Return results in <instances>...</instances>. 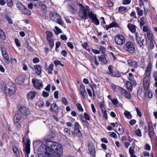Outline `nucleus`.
Here are the masks:
<instances>
[{"label": "nucleus", "mask_w": 157, "mask_h": 157, "mask_svg": "<svg viewBox=\"0 0 157 157\" xmlns=\"http://www.w3.org/2000/svg\"><path fill=\"white\" fill-rule=\"evenodd\" d=\"M108 69L110 72L107 73L112 76L117 77H120L121 76V75L120 74L118 73H117L116 72L113 71L112 66L111 65H110L109 66Z\"/></svg>", "instance_id": "9b49d317"}, {"label": "nucleus", "mask_w": 157, "mask_h": 157, "mask_svg": "<svg viewBox=\"0 0 157 157\" xmlns=\"http://www.w3.org/2000/svg\"><path fill=\"white\" fill-rule=\"evenodd\" d=\"M51 109L52 111L56 112L58 109V107L56 103H54L51 105Z\"/></svg>", "instance_id": "b1692460"}, {"label": "nucleus", "mask_w": 157, "mask_h": 157, "mask_svg": "<svg viewBox=\"0 0 157 157\" xmlns=\"http://www.w3.org/2000/svg\"><path fill=\"white\" fill-rule=\"evenodd\" d=\"M54 46V42L52 39H50V46L52 48Z\"/></svg>", "instance_id": "6e6d98bb"}, {"label": "nucleus", "mask_w": 157, "mask_h": 157, "mask_svg": "<svg viewBox=\"0 0 157 157\" xmlns=\"http://www.w3.org/2000/svg\"><path fill=\"white\" fill-rule=\"evenodd\" d=\"M124 95L125 96V97L127 99H130L131 98V94L127 92V91L126 92Z\"/></svg>", "instance_id": "de8ad7c7"}, {"label": "nucleus", "mask_w": 157, "mask_h": 157, "mask_svg": "<svg viewBox=\"0 0 157 157\" xmlns=\"http://www.w3.org/2000/svg\"><path fill=\"white\" fill-rule=\"evenodd\" d=\"M115 40L116 43L120 45H122L124 44L126 40L124 36L121 34L117 35L115 37Z\"/></svg>", "instance_id": "423d86ee"}, {"label": "nucleus", "mask_w": 157, "mask_h": 157, "mask_svg": "<svg viewBox=\"0 0 157 157\" xmlns=\"http://www.w3.org/2000/svg\"><path fill=\"white\" fill-rule=\"evenodd\" d=\"M129 153L130 155L134 154V151L131 147L129 148Z\"/></svg>", "instance_id": "680f3d73"}, {"label": "nucleus", "mask_w": 157, "mask_h": 157, "mask_svg": "<svg viewBox=\"0 0 157 157\" xmlns=\"http://www.w3.org/2000/svg\"><path fill=\"white\" fill-rule=\"evenodd\" d=\"M112 103L114 105H116L119 103V102L117 99H114L111 100Z\"/></svg>", "instance_id": "4d7b16f0"}, {"label": "nucleus", "mask_w": 157, "mask_h": 157, "mask_svg": "<svg viewBox=\"0 0 157 157\" xmlns=\"http://www.w3.org/2000/svg\"><path fill=\"white\" fill-rule=\"evenodd\" d=\"M34 68L36 70H41V66L40 65H36L34 66Z\"/></svg>", "instance_id": "69168bd1"}, {"label": "nucleus", "mask_w": 157, "mask_h": 157, "mask_svg": "<svg viewBox=\"0 0 157 157\" xmlns=\"http://www.w3.org/2000/svg\"><path fill=\"white\" fill-rule=\"evenodd\" d=\"M105 48L102 46L99 49L100 51L103 54V55H104V54H106L105 53Z\"/></svg>", "instance_id": "09e8293b"}, {"label": "nucleus", "mask_w": 157, "mask_h": 157, "mask_svg": "<svg viewBox=\"0 0 157 157\" xmlns=\"http://www.w3.org/2000/svg\"><path fill=\"white\" fill-rule=\"evenodd\" d=\"M15 43L17 47H20L21 46L20 43L19 42V41L18 39H15Z\"/></svg>", "instance_id": "bf43d9fd"}, {"label": "nucleus", "mask_w": 157, "mask_h": 157, "mask_svg": "<svg viewBox=\"0 0 157 157\" xmlns=\"http://www.w3.org/2000/svg\"><path fill=\"white\" fill-rule=\"evenodd\" d=\"M115 124L117 125V127H118V132H117V133L118 134H123L124 131V128L122 125L120 124H118L116 122Z\"/></svg>", "instance_id": "f3484780"}, {"label": "nucleus", "mask_w": 157, "mask_h": 157, "mask_svg": "<svg viewBox=\"0 0 157 157\" xmlns=\"http://www.w3.org/2000/svg\"><path fill=\"white\" fill-rule=\"evenodd\" d=\"M79 124L78 122H76L75 123V130H79Z\"/></svg>", "instance_id": "13d9d810"}, {"label": "nucleus", "mask_w": 157, "mask_h": 157, "mask_svg": "<svg viewBox=\"0 0 157 157\" xmlns=\"http://www.w3.org/2000/svg\"><path fill=\"white\" fill-rule=\"evenodd\" d=\"M6 38L4 32L0 29V39L4 40Z\"/></svg>", "instance_id": "f704fd0d"}, {"label": "nucleus", "mask_w": 157, "mask_h": 157, "mask_svg": "<svg viewBox=\"0 0 157 157\" xmlns=\"http://www.w3.org/2000/svg\"><path fill=\"white\" fill-rule=\"evenodd\" d=\"M21 117V114L20 112L18 111L15 114L14 117V122L15 125L16 126L17 128L20 129L21 127V125L20 120Z\"/></svg>", "instance_id": "20e7f679"}, {"label": "nucleus", "mask_w": 157, "mask_h": 157, "mask_svg": "<svg viewBox=\"0 0 157 157\" xmlns=\"http://www.w3.org/2000/svg\"><path fill=\"white\" fill-rule=\"evenodd\" d=\"M68 10L70 12L73 13H75L77 11L76 8L73 7L71 6H68Z\"/></svg>", "instance_id": "473e14b6"}, {"label": "nucleus", "mask_w": 157, "mask_h": 157, "mask_svg": "<svg viewBox=\"0 0 157 157\" xmlns=\"http://www.w3.org/2000/svg\"><path fill=\"white\" fill-rule=\"evenodd\" d=\"M150 81L149 80H147L146 81L145 80L144 81V87L145 90H147L149 88Z\"/></svg>", "instance_id": "cd10ccee"}, {"label": "nucleus", "mask_w": 157, "mask_h": 157, "mask_svg": "<svg viewBox=\"0 0 157 157\" xmlns=\"http://www.w3.org/2000/svg\"><path fill=\"white\" fill-rule=\"evenodd\" d=\"M36 93L34 91H31L27 95V98L31 100L34 99L36 96Z\"/></svg>", "instance_id": "a211bd4d"}, {"label": "nucleus", "mask_w": 157, "mask_h": 157, "mask_svg": "<svg viewBox=\"0 0 157 157\" xmlns=\"http://www.w3.org/2000/svg\"><path fill=\"white\" fill-rule=\"evenodd\" d=\"M119 13H123L124 12L126 13L127 11V8L124 6H120L118 8Z\"/></svg>", "instance_id": "c756f323"}, {"label": "nucleus", "mask_w": 157, "mask_h": 157, "mask_svg": "<svg viewBox=\"0 0 157 157\" xmlns=\"http://www.w3.org/2000/svg\"><path fill=\"white\" fill-rule=\"evenodd\" d=\"M80 93L84 98L87 97V94L86 93L84 86L83 85L80 86Z\"/></svg>", "instance_id": "dca6fc26"}, {"label": "nucleus", "mask_w": 157, "mask_h": 157, "mask_svg": "<svg viewBox=\"0 0 157 157\" xmlns=\"http://www.w3.org/2000/svg\"><path fill=\"white\" fill-rule=\"evenodd\" d=\"M15 4L17 7L20 11H21L22 9L24 8V7L25 6L23 5L19 1H17L15 2Z\"/></svg>", "instance_id": "bb28decb"}, {"label": "nucleus", "mask_w": 157, "mask_h": 157, "mask_svg": "<svg viewBox=\"0 0 157 157\" xmlns=\"http://www.w3.org/2000/svg\"><path fill=\"white\" fill-rule=\"evenodd\" d=\"M128 65L131 67H132L134 68H137L138 67V64L136 61H133L132 60H128Z\"/></svg>", "instance_id": "2eb2a0df"}, {"label": "nucleus", "mask_w": 157, "mask_h": 157, "mask_svg": "<svg viewBox=\"0 0 157 157\" xmlns=\"http://www.w3.org/2000/svg\"><path fill=\"white\" fill-rule=\"evenodd\" d=\"M32 82L36 89L39 90L43 87L42 82L40 80L33 78L32 79Z\"/></svg>", "instance_id": "6e6552de"}, {"label": "nucleus", "mask_w": 157, "mask_h": 157, "mask_svg": "<svg viewBox=\"0 0 157 157\" xmlns=\"http://www.w3.org/2000/svg\"><path fill=\"white\" fill-rule=\"evenodd\" d=\"M133 84L131 82L129 81H127L126 82V87L127 89L131 91L132 90L133 86L132 85Z\"/></svg>", "instance_id": "c85d7f7f"}, {"label": "nucleus", "mask_w": 157, "mask_h": 157, "mask_svg": "<svg viewBox=\"0 0 157 157\" xmlns=\"http://www.w3.org/2000/svg\"><path fill=\"white\" fill-rule=\"evenodd\" d=\"M124 115L128 119H131L132 118V116L130 112L127 110L124 112Z\"/></svg>", "instance_id": "7c9ffc66"}, {"label": "nucleus", "mask_w": 157, "mask_h": 157, "mask_svg": "<svg viewBox=\"0 0 157 157\" xmlns=\"http://www.w3.org/2000/svg\"><path fill=\"white\" fill-rule=\"evenodd\" d=\"M59 17V15L55 12H52L50 14V18L53 21H56Z\"/></svg>", "instance_id": "6ab92c4d"}, {"label": "nucleus", "mask_w": 157, "mask_h": 157, "mask_svg": "<svg viewBox=\"0 0 157 157\" xmlns=\"http://www.w3.org/2000/svg\"><path fill=\"white\" fill-rule=\"evenodd\" d=\"M41 9L44 12H46L47 11V7L44 4H42L41 5Z\"/></svg>", "instance_id": "3c124183"}, {"label": "nucleus", "mask_w": 157, "mask_h": 157, "mask_svg": "<svg viewBox=\"0 0 157 157\" xmlns=\"http://www.w3.org/2000/svg\"><path fill=\"white\" fill-rule=\"evenodd\" d=\"M106 56V54H104V55H101L100 56H98L99 61L101 62L104 64H107L108 63V60L105 58Z\"/></svg>", "instance_id": "4468645a"}, {"label": "nucleus", "mask_w": 157, "mask_h": 157, "mask_svg": "<svg viewBox=\"0 0 157 157\" xmlns=\"http://www.w3.org/2000/svg\"><path fill=\"white\" fill-rule=\"evenodd\" d=\"M64 133L66 135L69 136L71 135L70 131L68 128H65L64 130Z\"/></svg>", "instance_id": "a19ab883"}, {"label": "nucleus", "mask_w": 157, "mask_h": 157, "mask_svg": "<svg viewBox=\"0 0 157 157\" xmlns=\"http://www.w3.org/2000/svg\"><path fill=\"white\" fill-rule=\"evenodd\" d=\"M56 20H57V23H58L59 25H63V21L62 19L60 18L59 17H58V18L57 19H56Z\"/></svg>", "instance_id": "ea45409f"}, {"label": "nucleus", "mask_w": 157, "mask_h": 157, "mask_svg": "<svg viewBox=\"0 0 157 157\" xmlns=\"http://www.w3.org/2000/svg\"><path fill=\"white\" fill-rule=\"evenodd\" d=\"M143 31L144 32H147V33L148 32V31H150L148 29V27L146 26H144L143 28Z\"/></svg>", "instance_id": "338daca9"}, {"label": "nucleus", "mask_w": 157, "mask_h": 157, "mask_svg": "<svg viewBox=\"0 0 157 157\" xmlns=\"http://www.w3.org/2000/svg\"><path fill=\"white\" fill-rule=\"evenodd\" d=\"M144 148L146 150H147L148 151L151 150L150 146L148 144H146Z\"/></svg>", "instance_id": "e2e57ef3"}, {"label": "nucleus", "mask_w": 157, "mask_h": 157, "mask_svg": "<svg viewBox=\"0 0 157 157\" xmlns=\"http://www.w3.org/2000/svg\"><path fill=\"white\" fill-rule=\"evenodd\" d=\"M88 147L90 153L91 155L95 156L96 153L95 147L93 145H88Z\"/></svg>", "instance_id": "ddd939ff"}, {"label": "nucleus", "mask_w": 157, "mask_h": 157, "mask_svg": "<svg viewBox=\"0 0 157 157\" xmlns=\"http://www.w3.org/2000/svg\"><path fill=\"white\" fill-rule=\"evenodd\" d=\"M63 152V147L61 144L50 141V157H60Z\"/></svg>", "instance_id": "f257e3e1"}, {"label": "nucleus", "mask_w": 157, "mask_h": 157, "mask_svg": "<svg viewBox=\"0 0 157 157\" xmlns=\"http://www.w3.org/2000/svg\"><path fill=\"white\" fill-rule=\"evenodd\" d=\"M126 50L131 53H133L135 51V48L132 42L128 41L125 45Z\"/></svg>", "instance_id": "0eeeda50"}, {"label": "nucleus", "mask_w": 157, "mask_h": 157, "mask_svg": "<svg viewBox=\"0 0 157 157\" xmlns=\"http://www.w3.org/2000/svg\"><path fill=\"white\" fill-rule=\"evenodd\" d=\"M128 27L132 33L135 32L136 27L135 25L129 23L128 25Z\"/></svg>", "instance_id": "5701e85b"}, {"label": "nucleus", "mask_w": 157, "mask_h": 157, "mask_svg": "<svg viewBox=\"0 0 157 157\" xmlns=\"http://www.w3.org/2000/svg\"><path fill=\"white\" fill-rule=\"evenodd\" d=\"M119 91L123 95H124L127 91L126 90L121 87L119 88Z\"/></svg>", "instance_id": "37998d69"}, {"label": "nucleus", "mask_w": 157, "mask_h": 157, "mask_svg": "<svg viewBox=\"0 0 157 157\" xmlns=\"http://www.w3.org/2000/svg\"><path fill=\"white\" fill-rule=\"evenodd\" d=\"M136 133L137 136L139 137L141 136H142L141 131L140 130L139 128H138L136 131Z\"/></svg>", "instance_id": "a18cd8bd"}, {"label": "nucleus", "mask_w": 157, "mask_h": 157, "mask_svg": "<svg viewBox=\"0 0 157 157\" xmlns=\"http://www.w3.org/2000/svg\"><path fill=\"white\" fill-rule=\"evenodd\" d=\"M131 0H124L123 2V3L125 5H127L129 4Z\"/></svg>", "instance_id": "0e129e2a"}, {"label": "nucleus", "mask_w": 157, "mask_h": 157, "mask_svg": "<svg viewBox=\"0 0 157 157\" xmlns=\"http://www.w3.org/2000/svg\"><path fill=\"white\" fill-rule=\"evenodd\" d=\"M77 6L79 7L78 15L79 17L83 19H87L88 17V14L90 11V9L88 6L84 7L81 4L78 3Z\"/></svg>", "instance_id": "f03ea898"}, {"label": "nucleus", "mask_w": 157, "mask_h": 157, "mask_svg": "<svg viewBox=\"0 0 157 157\" xmlns=\"http://www.w3.org/2000/svg\"><path fill=\"white\" fill-rule=\"evenodd\" d=\"M152 63L151 61H150L146 68L145 71V74L147 77H149L151 73L152 69Z\"/></svg>", "instance_id": "f8f14e48"}, {"label": "nucleus", "mask_w": 157, "mask_h": 157, "mask_svg": "<svg viewBox=\"0 0 157 157\" xmlns=\"http://www.w3.org/2000/svg\"><path fill=\"white\" fill-rule=\"evenodd\" d=\"M0 48L2 56L8 54L7 53L6 50L4 46L2 45L1 46Z\"/></svg>", "instance_id": "72a5a7b5"}, {"label": "nucleus", "mask_w": 157, "mask_h": 157, "mask_svg": "<svg viewBox=\"0 0 157 157\" xmlns=\"http://www.w3.org/2000/svg\"><path fill=\"white\" fill-rule=\"evenodd\" d=\"M128 78L133 84V85H136V82L134 78V76L132 73H129L128 76Z\"/></svg>", "instance_id": "aec40b11"}, {"label": "nucleus", "mask_w": 157, "mask_h": 157, "mask_svg": "<svg viewBox=\"0 0 157 157\" xmlns=\"http://www.w3.org/2000/svg\"><path fill=\"white\" fill-rule=\"evenodd\" d=\"M25 80V79L24 76H20L17 78V79L16 80V81L18 83L19 85H21L24 83Z\"/></svg>", "instance_id": "4be33fe9"}, {"label": "nucleus", "mask_w": 157, "mask_h": 157, "mask_svg": "<svg viewBox=\"0 0 157 157\" xmlns=\"http://www.w3.org/2000/svg\"><path fill=\"white\" fill-rule=\"evenodd\" d=\"M7 6L10 7H12L13 5V2L12 0H10V1L6 2Z\"/></svg>", "instance_id": "c03bdc74"}, {"label": "nucleus", "mask_w": 157, "mask_h": 157, "mask_svg": "<svg viewBox=\"0 0 157 157\" xmlns=\"http://www.w3.org/2000/svg\"><path fill=\"white\" fill-rule=\"evenodd\" d=\"M21 11L24 14H27V15H30L32 14L31 11L27 8H25V6L24 7V8L22 9Z\"/></svg>", "instance_id": "a878e982"}, {"label": "nucleus", "mask_w": 157, "mask_h": 157, "mask_svg": "<svg viewBox=\"0 0 157 157\" xmlns=\"http://www.w3.org/2000/svg\"><path fill=\"white\" fill-rule=\"evenodd\" d=\"M135 36L136 37V41L139 44L140 47L141 48L144 46V39L141 36H139L137 33L136 32L135 33Z\"/></svg>", "instance_id": "1a4fd4ad"}, {"label": "nucleus", "mask_w": 157, "mask_h": 157, "mask_svg": "<svg viewBox=\"0 0 157 157\" xmlns=\"http://www.w3.org/2000/svg\"><path fill=\"white\" fill-rule=\"evenodd\" d=\"M136 10L138 11V15L140 16H142L143 15V11L139 7H136Z\"/></svg>", "instance_id": "e433bc0d"}, {"label": "nucleus", "mask_w": 157, "mask_h": 157, "mask_svg": "<svg viewBox=\"0 0 157 157\" xmlns=\"http://www.w3.org/2000/svg\"><path fill=\"white\" fill-rule=\"evenodd\" d=\"M4 93L7 96H12L16 92V88L13 86H5L4 88Z\"/></svg>", "instance_id": "39448f33"}, {"label": "nucleus", "mask_w": 157, "mask_h": 157, "mask_svg": "<svg viewBox=\"0 0 157 157\" xmlns=\"http://www.w3.org/2000/svg\"><path fill=\"white\" fill-rule=\"evenodd\" d=\"M154 130L152 125L148 124V134L150 138H151L153 134Z\"/></svg>", "instance_id": "412c9836"}, {"label": "nucleus", "mask_w": 157, "mask_h": 157, "mask_svg": "<svg viewBox=\"0 0 157 157\" xmlns=\"http://www.w3.org/2000/svg\"><path fill=\"white\" fill-rule=\"evenodd\" d=\"M5 61L8 64L10 63V58L8 54L3 55Z\"/></svg>", "instance_id": "2f4dec72"}, {"label": "nucleus", "mask_w": 157, "mask_h": 157, "mask_svg": "<svg viewBox=\"0 0 157 157\" xmlns=\"http://www.w3.org/2000/svg\"><path fill=\"white\" fill-rule=\"evenodd\" d=\"M88 16L89 17V18L91 19H93L95 17H96V14L93 13L92 11L89 12L88 14Z\"/></svg>", "instance_id": "c9c22d12"}, {"label": "nucleus", "mask_w": 157, "mask_h": 157, "mask_svg": "<svg viewBox=\"0 0 157 157\" xmlns=\"http://www.w3.org/2000/svg\"><path fill=\"white\" fill-rule=\"evenodd\" d=\"M44 140L45 141V144L41 145L39 148L41 151H44V157H49V140L48 138H45Z\"/></svg>", "instance_id": "7ed1b4c3"}, {"label": "nucleus", "mask_w": 157, "mask_h": 157, "mask_svg": "<svg viewBox=\"0 0 157 157\" xmlns=\"http://www.w3.org/2000/svg\"><path fill=\"white\" fill-rule=\"evenodd\" d=\"M13 153L16 155H17L19 154V151L17 147H13Z\"/></svg>", "instance_id": "79ce46f5"}, {"label": "nucleus", "mask_w": 157, "mask_h": 157, "mask_svg": "<svg viewBox=\"0 0 157 157\" xmlns=\"http://www.w3.org/2000/svg\"><path fill=\"white\" fill-rule=\"evenodd\" d=\"M136 110L137 112V115L140 117H141L142 116V114L138 108L136 107Z\"/></svg>", "instance_id": "603ef678"}, {"label": "nucleus", "mask_w": 157, "mask_h": 157, "mask_svg": "<svg viewBox=\"0 0 157 157\" xmlns=\"http://www.w3.org/2000/svg\"><path fill=\"white\" fill-rule=\"evenodd\" d=\"M91 20L92 21V22L94 23L96 25H98L99 24V21L96 17H95L94 18H93V19Z\"/></svg>", "instance_id": "4c0bfd02"}, {"label": "nucleus", "mask_w": 157, "mask_h": 157, "mask_svg": "<svg viewBox=\"0 0 157 157\" xmlns=\"http://www.w3.org/2000/svg\"><path fill=\"white\" fill-rule=\"evenodd\" d=\"M49 94L45 92V91H44L42 93V95L44 97H47L48 96Z\"/></svg>", "instance_id": "774afa93"}, {"label": "nucleus", "mask_w": 157, "mask_h": 157, "mask_svg": "<svg viewBox=\"0 0 157 157\" xmlns=\"http://www.w3.org/2000/svg\"><path fill=\"white\" fill-rule=\"evenodd\" d=\"M77 107L78 109L80 111L83 112V109L81 105L78 103L77 104Z\"/></svg>", "instance_id": "49530a36"}, {"label": "nucleus", "mask_w": 157, "mask_h": 157, "mask_svg": "<svg viewBox=\"0 0 157 157\" xmlns=\"http://www.w3.org/2000/svg\"><path fill=\"white\" fill-rule=\"evenodd\" d=\"M149 47L151 49H153L155 47L153 40L151 38L150 40Z\"/></svg>", "instance_id": "864d4df0"}, {"label": "nucleus", "mask_w": 157, "mask_h": 157, "mask_svg": "<svg viewBox=\"0 0 157 157\" xmlns=\"http://www.w3.org/2000/svg\"><path fill=\"white\" fill-rule=\"evenodd\" d=\"M141 20L140 22V25L141 26H142L144 25L145 24V22L144 21V18L143 17H142L140 18Z\"/></svg>", "instance_id": "5fc2aeb1"}, {"label": "nucleus", "mask_w": 157, "mask_h": 157, "mask_svg": "<svg viewBox=\"0 0 157 157\" xmlns=\"http://www.w3.org/2000/svg\"><path fill=\"white\" fill-rule=\"evenodd\" d=\"M5 18L6 21H7L10 24H12L13 23L11 18L7 15L5 16Z\"/></svg>", "instance_id": "58836bf2"}, {"label": "nucleus", "mask_w": 157, "mask_h": 157, "mask_svg": "<svg viewBox=\"0 0 157 157\" xmlns=\"http://www.w3.org/2000/svg\"><path fill=\"white\" fill-rule=\"evenodd\" d=\"M44 104V102L42 100H40L37 102V105L40 107H42Z\"/></svg>", "instance_id": "8fccbe9b"}, {"label": "nucleus", "mask_w": 157, "mask_h": 157, "mask_svg": "<svg viewBox=\"0 0 157 157\" xmlns=\"http://www.w3.org/2000/svg\"><path fill=\"white\" fill-rule=\"evenodd\" d=\"M62 100L63 103L65 105H68V102L67 99L65 98H62Z\"/></svg>", "instance_id": "052dcab7"}, {"label": "nucleus", "mask_w": 157, "mask_h": 157, "mask_svg": "<svg viewBox=\"0 0 157 157\" xmlns=\"http://www.w3.org/2000/svg\"><path fill=\"white\" fill-rule=\"evenodd\" d=\"M26 153L27 155L29 154L30 152V144L27 141L25 147V148Z\"/></svg>", "instance_id": "393cba45"}, {"label": "nucleus", "mask_w": 157, "mask_h": 157, "mask_svg": "<svg viewBox=\"0 0 157 157\" xmlns=\"http://www.w3.org/2000/svg\"><path fill=\"white\" fill-rule=\"evenodd\" d=\"M19 111L20 113H22L25 116H27L30 113V111L29 109L26 107L24 106H20L19 108Z\"/></svg>", "instance_id": "9d476101"}]
</instances>
